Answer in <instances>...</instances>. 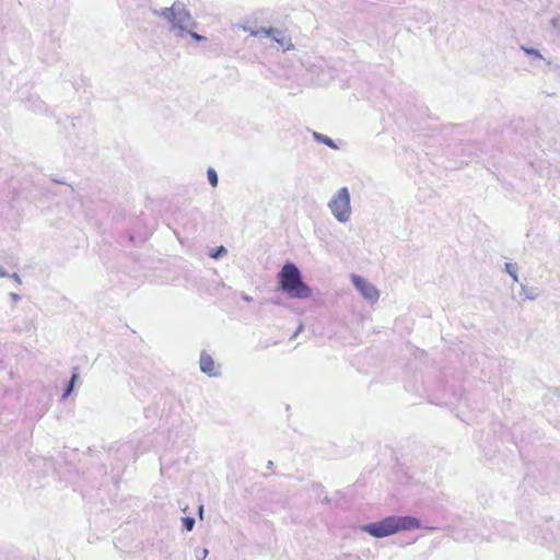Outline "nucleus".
Wrapping results in <instances>:
<instances>
[{
    "label": "nucleus",
    "mask_w": 560,
    "mask_h": 560,
    "mask_svg": "<svg viewBox=\"0 0 560 560\" xmlns=\"http://www.w3.org/2000/svg\"><path fill=\"white\" fill-rule=\"evenodd\" d=\"M152 14L170 23V31L183 35L189 28L196 27V22L184 3L175 1L170 8L152 9Z\"/></svg>",
    "instance_id": "obj_1"
},
{
    "label": "nucleus",
    "mask_w": 560,
    "mask_h": 560,
    "mask_svg": "<svg viewBox=\"0 0 560 560\" xmlns=\"http://www.w3.org/2000/svg\"><path fill=\"white\" fill-rule=\"evenodd\" d=\"M279 289L293 299H306L312 295V289L302 280L301 271L293 262L282 266L279 275Z\"/></svg>",
    "instance_id": "obj_2"
},
{
    "label": "nucleus",
    "mask_w": 560,
    "mask_h": 560,
    "mask_svg": "<svg viewBox=\"0 0 560 560\" xmlns=\"http://www.w3.org/2000/svg\"><path fill=\"white\" fill-rule=\"evenodd\" d=\"M328 208L338 222L347 223L350 220V192L347 187H341L337 190L328 202Z\"/></svg>",
    "instance_id": "obj_3"
},
{
    "label": "nucleus",
    "mask_w": 560,
    "mask_h": 560,
    "mask_svg": "<svg viewBox=\"0 0 560 560\" xmlns=\"http://www.w3.org/2000/svg\"><path fill=\"white\" fill-rule=\"evenodd\" d=\"M351 281L354 288L361 293V295L370 303L374 304L380 299V291L375 285L369 282L361 276L352 275Z\"/></svg>",
    "instance_id": "obj_4"
},
{
    "label": "nucleus",
    "mask_w": 560,
    "mask_h": 560,
    "mask_svg": "<svg viewBox=\"0 0 560 560\" xmlns=\"http://www.w3.org/2000/svg\"><path fill=\"white\" fill-rule=\"evenodd\" d=\"M369 525H420V520L411 516L392 515L378 523H370Z\"/></svg>",
    "instance_id": "obj_5"
},
{
    "label": "nucleus",
    "mask_w": 560,
    "mask_h": 560,
    "mask_svg": "<svg viewBox=\"0 0 560 560\" xmlns=\"http://www.w3.org/2000/svg\"><path fill=\"white\" fill-rule=\"evenodd\" d=\"M200 370L202 373L209 376H219L220 373L214 372V361L210 354L202 351L200 355Z\"/></svg>",
    "instance_id": "obj_6"
},
{
    "label": "nucleus",
    "mask_w": 560,
    "mask_h": 560,
    "mask_svg": "<svg viewBox=\"0 0 560 560\" xmlns=\"http://www.w3.org/2000/svg\"><path fill=\"white\" fill-rule=\"evenodd\" d=\"M374 537H385L395 534L400 527H362Z\"/></svg>",
    "instance_id": "obj_7"
},
{
    "label": "nucleus",
    "mask_w": 560,
    "mask_h": 560,
    "mask_svg": "<svg viewBox=\"0 0 560 560\" xmlns=\"http://www.w3.org/2000/svg\"><path fill=\"white\" fill-rule=\"evenodd\" d=\"M273 40H276L278 44H280L284 49H290L293 47L291 44V39L284 35V33L278 28H276V34L271 35Z\"/></svg>",
    "instance_id": "obj_8"
},
{
    "label": "nucleus",
    "mask_w": 560,
    "mask_h": 560,
    "mask_svg": "<svg viewBox=\"0 0 560 560\" xmlns=\"http://www.w3.org/2000/svg\"><path fill=\"white\" fill-rule=\"evenodd\" d=\"M522 292L524 293L526 300L534 301L538 298L536 288H528L526 285H522Z\"/></svg>",
    "instance_id": "obj_9"
},
{
    "label": "nucleus",
    "mask_w": 560,
    "mask_h": 560,
    "mask_svg": "<svg viewBox=\"0 0 560 560\" xmlns=\"http://www.w3.org/2000/svg\"><path fill=\"white\" fill-rule=\"evenodd\" d=\"M505 271L512 277L515 282H518L517 267L515 264L506 262Z\"/></svg>",
    "instance_id": "obj_10"
},
{
    "label": "nucleus",
    "mask_w": 560,
    "mask_h": 560,
    "mask_svg": "<svg viewBox=\"0 0 560 560\" xmlns=\"http://www.w3.org/2000/svg\"><path fill=\"white\" fill-rule=\"evenodd\" d=\"M207 175H208V179H209L210 185L212 187H217L218 183H219V178H218V174H217L215 170L212 168V167H209L208 172H207Z\"/></svg>",
    "instance_id": "obj_11"
},
{
    "label": "nucleus",
    "mask_w": 560,
    "mask_h": 560,
    "mask_svg": "<svg viewBox=\"0 0 560 560\" xmlns=\"http://www.w3.org/2000/svg\"><path fill=\"white\" fill-rule=\"evenodd\" d=\"M314 136H315V138H316L318 141H320V142H323V143L327 144L328 147H330V148H332V149H336V148H337V147H336V144H335V142L332 141V139H330L329 137L324 136V135H320V133H316V132L314 133Z\"/></svg>",
    "instance_id": "obj_12"
},
{
    "label": "nucleus",
    "mask_w": 560,
    "mask_h": 560,
    "mask_svg": "<svg viewBox=\"0 0 560 560\" xmlns=\"http://www.w3.org/2000/svg\"><path fill=\"white\" fill-rule=\"evenodd\" d=\"M550 25L555 30V32L560 35V15L553 16L550 20Z\"/></svg>",
    "instance_id": "obj_13"
},
{
    "label": "nucleus",
    "mask_w": 560,
    "mask_h": 560,
    "mask_svg": "<svg viewBox=\"0 0 560 560\" xmlns=\"http://www.w3.org/2000/svg\"><path fill=\"white\" fill-rule=\"evenodd\" d=\"M522 49L528 56H533V57H536V58H542L540 52L537 49H535V48L522 47Z\"/></svg>",
    "instance_id": "obj_14"
},
{
    "label": "nucleus",
    "mask_w": 560,
    "mask_h": 560,
    "mask_svg": "<svg viewBox=\"0 0 560 560\" xmlns=\"http://www.w3.org/2000/svg\"><path fill=\"white\" fill-rule=\"evenodd\" d=\"M257 32H259V36L260 35L271 36L273 34H276V28H273V27H269V28L261 27V28L257 30Z\"/></svg>",
    "instance_id": "obj_15"
},
{
    "label": "nucleus",
    "mask_w": 560,
    "mask_h": 560,
    "mask_svg": "<svg viewBox=\"0 0 560 560\" xmlns=\"http://www.w3.org/2000/svg\"><path fill=\"white\" fill-rule=\"evenodd\" d=\"M191 30H192V28H189V31H186V32H187V33H189V35H190L195 40H197V42H201V40H203V39H205V37H203V36H201V35H199V34H197V33L192 32Z\"/></svg>",
    "instance_id": "obj_16"
},
{
    "label": "nucleus",
    "mask_w": 560,
    "mask_h": 560,
    "mask_svg": "<svg viewBox=\"0 0 560 560\" xmlns=\"http://www.w3.org/2000/svg\"><path fill=\"white\" fill-rule=\"evenodd\" d=\"M226 254V249L223 246H220L217 252L212 255L213 258H219L220 256Z\"/></svg>",
    "instance_id": "obj_17"
},
{
    "label": "nucleus",
    "mask_w": 560,
    "mask_h": 560,
    "mask_svg": "<svg viewBox=\"0 0 560 560\" xmlns=\"http://www.w3.org/2000/svg\"><path fill=\"white\" fill-rule=\"evenodd\" d=\"M183 525H195V518L190 516L182 517Z\"/></svg>",
    "instance_id": "obj_18"
},
{
    "label": "nucleus",
    "mask_w": 560,
    "mask_h": 560,
    "mask_svg": "<svg viewBox=\"0 0 560 560\" xmlns=\"http://www.w3.org/2000/svg\"><path fill=\"white\" fill-rule=\"evenodd\" d=\"M243 31L249 33L252 36H259V32H257V30H253L248 26H243Z\"/></svg>",
    "instance_id": "obj_19"
},
{
    "label": "nucleus",
    "mask_w": 560,
    "mask_h": 560,
    "mask_svg": "<svg viewBox=\"0 0 560 560\" xmlns=\"http://www.w3.org/2000/svg\"><path fill=\"white\" fill-rule=\"evenodd\" d=\"M73 387H74V386H73L72 384H70V383H69V384H68V386H67V388L65 389V393H63V395H62V398L68 397V396L72 393Z\"/></svg>",
    "instance_id": "obj_20"
},
{
    "label": "nucleus",
    "mask_w": 560,
    "mask_h": 560,
    "mask_svg": "<svg viewBox=\"0 0 560 560\" xmlns=\"http://www.w3.org/2000/svg\"><path fill=\"white\" fill-rule=\"evenodd\" d=\"M8 278L13 279L18 284L22 283L21 278H20V276L18 273H12Z\"/></svg>",
    "instance_id": "obj_21"
},
{
    "label": "nucleus",
    "mask_w": 560,
    "mask_h": 560,
    "mask_svg": "<svg viewBox=\"0 0 560 560\" xmlns=\"http://www.w3.org/2000/svg\"><path fill=\"white\" fill-rule=\"evenodd\" d=\"M10 275L3 269V267L0 266V277L1 278H7Z\"/></svg>",
    "instance_id": "obj_22"
},
{
    "label": "nucleus",
    "mask_w": 560,
    "mask_h": 560,
    "mask_svg": "<svg viewBox=\"0 0 560 560\" xmlns=\"http://www.w3.org/2000/svg\"><path fill=\"white\" fill-rule=\"evenodd\" d=\"M10 296L13 301H19L21 299V296L18 293H11Z\"/></svg>",
    "instance_id": "obj_23"
},
{
    "label": "nucleus",
    "mask_w": 560,
    "mask_h": 560,
    "mask_svg": "<svg viewBox=\"0 0 560 560\" xmlns=\"http://www.w3.org/2000/svg\"><path fill=\"white\" fill-rule=\"evenodd\" d=\"M77 378H78V374H77V373H74V374L71 376V380H70V382H69V383H70V384H72V385L74 386V383H75Z\"/></svg>",
    "instance_id": "obj_24"
},
{
    "label": "nucleus",
    "mask_w": 560,
    "mask_h": 560,
    "mask_svg": "<svg viewBox=\"0 0 560 560\" xmlns=\"http://www.w3.org/2000/svg\"><path fill=\"white\" fill-rule=\"evenodd\" d=\"M202 513H203V508H202V506H200V508H199V514H200V516H201V517H202Z\"/></svg>",
    "instance_id": "obj_25"
},
{
    "label": "nucleus",
    "mask_w": 560,
    "mask_h": 560,
    "mask_svg": "<svg viewBox=\"0 0 560 560\" xmlns=\"http://www.w3.org/2000/svg\"><path fill=\"white\" fill-rule=\"evenodd\" d=\"M272 464H273V463H272L271 460H270V462H268L267 467H268V468H271Z\"/></svg>",
    "instance_id": "obj_26"
}]
</instances>
